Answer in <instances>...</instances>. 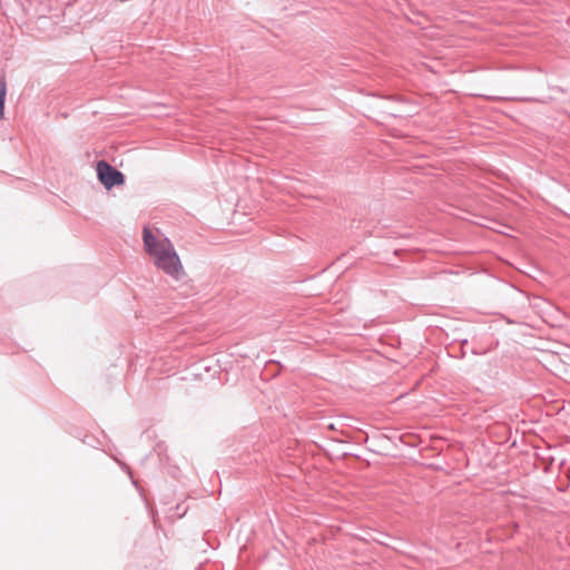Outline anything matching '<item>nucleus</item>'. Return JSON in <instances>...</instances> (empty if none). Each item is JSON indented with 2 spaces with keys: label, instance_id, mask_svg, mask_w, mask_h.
I'll use <instances>...</instances> for the list:
<instances>
[{
  "label": "nucleus",
  "instance_id": "obj_1",
  "mask_svg": "<svg viewBox=\"0 0 570 570\" xmlns=\"http://www.w3.org/2000/svg\"><path fill=\"white\" fill-rule=\"evenodd\" d=\"M142 239L146 252L155 258V265L166 274L179 279L184 274L183 265L171 242L166 237L156 238L148 227L144 228Z\"/></svg>",
  "mask_w": 570,
  "mask_h": 570
},
{
  "label": "nucleus",
  "instance_id": "obj_2",
  "mask_svg": "<svg viewBox=\"0 0 570 570\" xmlns=\"http://www.w3.org/2000/svg\"><path fill=\"white\" fill-rule=\"evenodd\" d=\"M97 176L99 181L107 189H111L117 185H121L125 181V175L108 164L106 160H99L97 163Z\"/></svg>",
  "mask_w": 570,
  "mask_h": 570
},
{
  "label": "nucleus",
  "instance_id": "obj_3",
  "mask_svg": "<svg viewBox=\"0 0 570 570\" xmlns=\"http://www.w3.org/2000/svg\"><path fill=\"white\" fill-rule=\"evenodd\" d=\"M7 96V82L4 76L0 77V120L4 116V101Z\"/></svg>",
  "mask_w": 570,
  "mask_h": 570
}]
</instances>
